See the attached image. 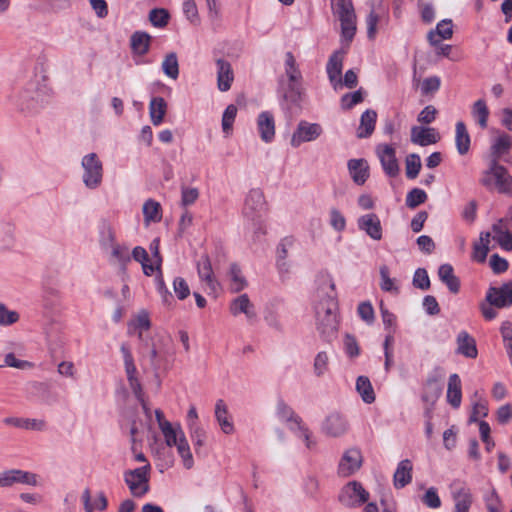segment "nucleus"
Masks as SVG:
<instances>
[{
	"instance_id": "obj_1",
	"label": "nucleus",
	"mask_w": 512,
	"mask_h": 512,
	"mask_svg": "<svg viewBox=\"0 0 512 512\" xmlns=\"http://www.w3.org/2000/svg\"><path fill=\"white\" fill-rule=\"evenodd\" d=\"M319 301L315 306L316 326L320 336L326 342H332L338 332L337 308L335 284L329 274L319 277L318 287Z\"/></svg>"
},
{
	"instance_id": "obj_2",
	"label": "nucleus",
	"mask_w": 512,
	"mask_h": 512,
	"mask_svg": "<svg viewBox=\"0 0 512 512\" xmlns=\"http://www.w3.org/2000/svg\"><path fill=\"white\" fill-rule=\"evenodd\" d=\"M333 15L341 25L342 39L348 43L356 33V15L351 0H330Z\"/></svg>"
},
{
	"instance_id": "obj_3",
	"label": "nucleus",
	"mask_w": 512,
	"mask_h": 512,
	"mask_svg": "<svg viewBox=\"0 0 512 512\" xmlns=\"http://www.w3.org/2000/svg\"><path fill=\"white\" fill-rule=\"evenodd\" d=\"M285 75L287 83L284 88V99L292 104H298L303 92L302 75L291 52L285 54Z\"/></svg>"
},
{
	"instance_id": "obj_4",
	"label": "nucleus",
	"mask_w": 512,
	"mask_h": 512,
	"mask_svg": "<svg viewBox=\"0 0 512 512\" xmlns=\"http://www.w3.org/2000/svg\"><path fill=\"white\" fill-rule=\"evenodd\" d=\"M508 177V171L503 165L490 160L488 168L482 173L480 183L488 189L496 188L498 192L505 193L509 189Z\"/></svg>"
},
{
	"instance_id": "obj_5",
	"label": "nucleus",
	"mask_w": 512,
	"mask_h": 512,
	"mask_svg": "<svg viewBox=\"0 0 512 512\" xmlns=\"http://www.w3.org/2000/svg\"><path fill=\"white\" fill-rule=\"evenodd\" d=\"M151 466H145L128 470L124 473V481L134 497H142L149 491V478Z\"/></svg>"
},
{
	"instance_id": "obj_6",
	"label": "nucleus",
	"mask_w": 512,
	"mask_h": 512,
	"mask_svg": "<svg viewBox=\"0 0 512 512\" xmlns=\"http://www.w3.org/2000/svg\"><path fill=\"white\" fill-rule=\"evenodd\" d=\"M121 352L123 354V358H124V366H125V371H126V375H127V380L129 382V385H130V388L132 389L134 395L136 396V398L139 400V402L141 403L142 405V408L145 412L146 415H149L150 413V409L148 408L144 398H143V390H142V386L136 376L137 374V369H136V366L134 364V359H133V356L130 352V349L129 347L126 345V344H122L121 346Z\"/></svg>"
},
{
	"instance_id": "obj_7",
	"label": "nucleus",
	"mask_w": 512,
	"mask_h": 512,
	"mask_svg": "<svg viewBox=\"0 0 512 512\" xmlns=\"http://www.w3.org/2000/svg\"><path fill=\"white\" fill-rule=\"evenodd\" d=\"M81 165L84 169L83 182L89 189H96L102 183L103 164L96 153L83 157Z\"/></svg>"
},
{
	"instance_id": "obj_8",
	"label": "nucleus",
	"mask_w": 512,
	"mask_h": 512,
	"mask_svg": "<svg viewBox=\"0 0 512 512\" xmlns=\"http://www.w3.org/2000/svg\"><path fill=\"white\" fill-rule=\"evenodd\" d=\"M322 134L323 128L320 124L301 120L291 136L290 145L298 148L303 143L317 140Z\"/></svg>"
},
{
	"instance_id": "obj_9",
	"label": "nucleus",
	"mask_w": 512,
	"mask_h": 512,
	"mask_svg": "<svg viewBox=\"0 0 512 512\" xmlns=\"http://www.w3.org/2000/svg\"><path fill=\"white\" fill-rule=\"evenodd\" d=\"M369 498V493L364 489L361 483L353 481L348 483L339 495L340 502L347 507H356L365 503Z\"/></svg>"
},
{
	"instance_id": "obj_10",
	"label": "nucleus",
	"mask_w": 512,
	"mask_h": 512,
	"mask_svg": "<svg viewBox=\"0 0 512 512\" xmlns=\"http://www.w3.org/2000/svg\"><path fill=\"white\" fill-rule=\"evenodd\" d=\"M265 205L266 201L263 191L259 188H253L245 198L243 214L251 220H258L265 209Z\"/></svg>"
},
{
	"instance_id": "obj_11",
	"label": "nucleus",
	"mask_w": 512,
	"mask_h": 512,
	"mask_svg": "<svg viewBox=\"0 0 512 512\" xmlns=\"http://www.w3.org/2000/svg\"><path fill=\"white\" fill-rule=\"evenodd\" d=\"M486 301L496 308H503L512 305V281L503 284L501 287H490L486 294Z\"/></svg>"
},
{
	"instance_id": "obj_12",
	"label": "nucleus",
	"mask_w": 512,
	"mask_h": 512,
	"mask_svg": "<svg viewBox=\"0 0 512 512\" xmlns=\"http://www.w3.org/2000/svg\"><path fill=\"white\" fill-rule=\"evenodd\" d=\"M381 165L387 175L395 177L399 173V165L396 159L395 149L387 144H380L376 148Z\"/></svg>"
},
{
	"instance_id": "obj_13",
	"label": "nucleus",
	"mask_w": 512,
	"mask_h": 512,
	"mask_svg": "<svg viewBox=\"0 0 512 512\" xmlns=\"http://www.w3.org/2000/svg\"><path fill=\"white\" fill-rule=\"evenodd\" d=\"M16 483L35 486L37 484V478L35 474L16 469L0 473V488L11 487Z\"/></svg>"
},
{
	"instance_id": "obj_14",
	"label": "nucleus",
	"mask_w": 512,
	"mask_h": 512,
	"mask_svg": "<svg viewBox=\"0 0 512 512\" xmlns=\"http://www.w3.org/2000/svg\"><path fill=\"white\" fill-rule=\"evenodd\" d=\"M362 464V455L358 449L351 448L343 454L339 466L338 473L343 477L354 474Z\"/></svg>"
},
{
	"instance_id": "obj_15",
	"label": "nucleus",
	"mask_w": 512,
	"mask_h": 512,
	"mask_svg": "<svg viewBox=\"0 0 512 512\" xmlns=\"http://www.w3.org/2000/svg\"><path fill=\"white\" fill-rule=\"evenodd\" d=\"M348 430L347 420L339 413L328 415L322 425V431L330 437H340Z\"/></svg>"
},
{
	"instance_id": "obj_16",
	"label": "nucleus",
	"mask_w": 512,
	"mask_h": 512,
	"mask_svg": "<svg viewBox=\"0 0 512 512\" xmlns=\"http://www.w3.org/2000/svg\"><path fill=\"white\" fill-rule=\"evenodd\" d=\"M217 67V87L221 92H226L231 88L234 81V73L230 62L223 58L215 61Z\"/></svg>"
},
{
	"instance_id": "obj_17",
	"label": "nucleus",
	"mask_w": 512,
	"mask_h": 512,
	"mask_svg": "<svg viewBox=\"0 0 512 512\" xmlns=\"http://www.w3.org/2000/svg\"><path fill=\"white\" fill-rule=\"evenodd\" d=\"M358 227L373 240H381L382 226L379 217L374 213L361 216L358 219Z\"/></svg>"
},
{
	"instance_id": "obj_18",
	"label": "nucleus",
	"mask_w": 512,
	"mask_h": 512,
	"mask_svg": "<svg viewBox=\"0 0 512 512\" xmlns=\"http://www.w3.org/2000/svg\"><path fill=\"white\" fill-rule=\"evenodd\" d=\"M439 139V134L432 127L413 126L411 128V142L416 145L428 146L437 143Z\"/></svg>"
},
{
	"instance_id": "obj_19",
	"label": "nucleus",
	"mask_w": 512,
	"mask_h": 512,
	"mask_svg": "<svg viewBox=\"0 0 512 512\" xmlns=\"http://www.w3.org/2000/svg\"><path fill=\"white\" fill-rule=\"evenodd\" d=\"M257 129L260 138L270 143L275 137V120L274 116L269 111L261 112L257 117Z\"/></svg>"
},
{
	"instance_id": "obj_20",
	"label": "nucleus",
	"mask_w": 512,
	"mask_h": 512,
	"mask_svg": "<svg viewBox=\"0 0 512 512\" xmlns=\"http://www.w3.org/2000/svg\"><path fill=\"white\" fill-rule=\"evenodd\" d=\"M229 310L233 316H238L241 313L245 314L249 321L254 320L257 316L255 307L247 294H242L233 299L230 303Z\"/></svg>"
},
{
	"instance_id": "obj_21",
	"label": "nucleus",
	"mask_w": 512,
	"mask_h": 512,
	"mask_svg": "<svg viewBox=\"0 0 512 512\" xmlns=\"http://www.w3.org/2000/svg\"><path fill=\"white\" fill-rule=\"evenodd\" d=\"M343 59L344 52L336 51L330 56L329 61L327 63V74L334 88H337L338 85H342L340 76L342 73Z\"/></svg>"
},
{
	"instance_id": "obj_22",
	"label": "nucleus",
	"mask_w": 512,
	"mask_h": 512,
	"mask_svg": "<svg viewBox=\"0 0 512 512\" xmlns=\"http://www.w3.org/2000/svg\"><path fill=\"white\" fill-rule=\"evenodd\" d=\"M512 148V138L508 134H499L490 147V160L499 162L500 158L509 153Z\"/></svg>"
},
{
	"instance_id": "obj_23",
	"label": "nucleus",
	"mask_w": 512,
	"mask_h": 512,
	"mask_svg": "<svg viewBox=\"0 0 512 512\" xmlns=\"http://www.w3.org/2000/svg\"><path fill=\"white\" fill-rule=\"evenodd\" d=\"M457 353L467 358L475 359L478 355L475 339L466 331H461L456 339Z\"/></svg>"
},
{
	"instance_id": "obj_24",
	"label": "nucleus",
	"mask_w": 512,
	"mask_h": 512,
	"mask_svg": "<svg viewBox=\"0 0 512 512\" xmlns=\"http://www.w3.org/2000/svg\"><path fill=\"white\" fill-rule=\"evenodd\" d=\"M348 170L351 178L358 185H363L369 177V165L365 159L349 160Z\"/></svg>"
},
{
	"instance_id": "obj_25",
	"label": "nucleus",
	"mask_w": 512,
	"mask_h": 512,
	"mask_svg": "<svg viewBox=\"0 0 512 512\" xmlns=\"http://www.w3.org/2000/svg\"><path fill=\"white\" fill-rule=\"evenodd\" d=\"M413 466L409 459L402 460L394 473V486L398 489L405 487L412 480Z\"/></svg>"
},
{
	"instance_id": "obj_26",
	"label": "nucleus",
	"mask_w": 512,
	"mask_h": 512,
	"mask_svg": "<svg viewBox=\"0 0 512 512\" xmlns=\"http://www.w3.org/2000/svg\"><path fill=\"white\" fill-rule=\"evenodd\" d=\"M461 399V380L459 375L454 373L448 379L447 401L452 407L458 408L461 404Z\"/></svg>"
},
{
	"instance_id": "obj_27",
	"label": "nucleus",
	"mask_w": 512,
	"mask_h": 512,
	"mask_svg": "<svg viewBox=\"0 0 512 512\" xmlns=\"http://www.w3.org/2000/svg\"><path fill=\"white\" fill-rule=\"evenodd\" d=\"M377 120V113L375 110L368 109L366 110L360 118V125L357 129V137L358 138H367L371 136L375 129V124Z\"/></svg>"
},
{
	"instance_id": "obj_28",
	"label": "nucleus",
	"mask_w": 512,
	"mask_h": 512,
	"mask_svg": "<svg viewBox=\"0 0 512 512\" xmlns=\"http://www.w3.org/2000/svg\"><path fill=\"white\" fill-rule=\"evenodd\" d=\"M455 144L460 155H466L470 150V135L462 121H458L455 125Z\"/></svg>"
},
{
	"instance_id": "obj_29",
	"label": "nucleus",
	"mask_w": 512,
	"mask_h": 512,
	"mask_svg": "<svg viewBox=\"0 0 512 512\" xmlns=\"http://www.w3.org/2000/svg\"><path fill=\"white\" fill-rule=\"evenodd\" d=\"M197 269L200 279L205 281L212 291H216L218 282L214 278L212 265L207 255L201 257Z\"/></svg>"
},
{
	"instance_id": "obj_30",
	"label": "nucleus",
	"mask_w": 512,
	"mask_h": 512,
	"mask_svg": "<svg viewBox=\"0 0 512 512\" xmlns=\"http://www.w3.org/2000/svg\"><path fill=\"white\" fill-rule=\"evenodd\" d=\"M490 111L484 99L476 100L471 107V116L481 129L488 126Z\"/></svg>"
},
{
	"instance_id": "obj_31",
	"label": "nucleus",
	"mask_w": 512,
	"mask_h": 512,
	"mask_svg": "<svg viewBox=\"0 0 512 512\" xmlns=\"http://www.w3.org/2000/svg\"><path fill=\"white\" fill-rule=\"evenodd\" d=\"M439 279L446 284L450 292L456 294L460 289V281L454 275L453 267L450 264H443L438 269Z\"/></svg>"
},
{
	"instance_id": "obj_32",
	"label": "nucleus",
	"mask_w": 512,
	"mask_h": 512,
	"mask_svg": "<svg viewBox=\"0 0 512 512\" xmlns=\"http://www.w3.org/2000/svg\"><path fill=\"white\" fill-rule=\"evenodd\" d=\"M215 417L225 434H232L234 432V425L228 416V409L222 399H219L215 405Z\"/></svg>"
},
{
	"instance_id": "obj_33",
	"label": "nucleus",
	"mask_w": 512,
	"mask_h": 512,
	"mask_svg": "<svg viewBox=\"0 0 512 512\" xmlns=\"http://www.w3.org/2000/svg\"><path fill=\"white\" fill-rule=\"evenodd\" d=\"M167 111V103L162 97H155L150 101L149 114L153 125H160Z\"/></svg>"
},
{
	"instance_id": "obj_34",
	"label": "nucleus",
	"mask_w": 512,
	"mask_h": 512,
	"mask_svg": "<svg viewBox=\"0 0 512 512\" xmlns=\"http://www.w3.org/2000/svg\"><path fill=\"white\" fill-rule=\"evenodd\" d=\"M453 35L452 21L442 20L437 24L434 31L428 33V40L432 45H436L441 39H450Z\"/></svg>"
},
{
	"instance_id": "obj_35",
	"label": "nucleus",
	"mask_w": 512,
	"mask_h": 512,
	"mask_svg": "<svg viewBox=\"0 0 512 512\" xmlns=\"http://www.w3.org/2000/svg\"><path fill=\"white\" fill-rule=\"evenodd\" d=\"M152 37L146 32H135L131 36V48L137 55H145L150 48Z\"/></svg>"
},
{
	"instance_id": "obj_36",
	"label": "nucleus",
	"mask_w": 512,
	"mask_h": 512,
	"mask_svg": "<svg viewBox=\"0 0 512 512\" xmlns=\"http://www.w3.org/2000/svg\"><path fill=\"white\" fill-rule=\"evenodd\" d=\"M453 499L455 502V512H469L472 504V495L469 489L459 487L454 491Z\"/></svg>"
},
{
	"instance_id": "obj_37",
	"label": "nucleus",
	"mask_w": 512,
	"mask_h": 512,
	"mask_svg": "<svg viewBox=\"0 0 512 512\" xmlns=\"http://www.w3.org/2000/svg\"><path fill=\"white\" fill-rule=\"evenodd\" d=\"M491 234L489 232H482L478 242L473 245L472 258L477 262H484L489 252Z\"/></svg>"
},
{
	"instance_id": "obj_38",
	"label": "nucleus",
	"mask_w": 512,
	"mask_h": 512,
	"mask_svg": "<svg viewBox=\"0 0 512 512\" xmlns=\"http://www.w3.org/2000/svg\"><path fill=\"white\" fill-rule=\"evenodd\" d=\"M31 89H25L19 95L18 107L23 112H34L40 106L39 95L31 96Z\"/></svg>"
},
{
	"instance_id": "obj_39",
	"label": "nucleus",
	"mask_w": 512,
	"mask_h": 512,
	"mask_svg": "<svg viewBox=\"0 0 512 512\" xmlns=\"http://www.w3.org/2000/svg\"><path fill=\"white\" fill-rule=\"evenodd\" d=\"M230 277V290L233 293L242 291L247 286V281L242 274L241 268L236 264L232 263L229 269Z\"/></svg>"
},
{
	"instance_id": "obj_40",
	"label": "nucleus",
	"mask_w": 512,
	"mask_h": 512,
	"mask_svg": "<svg viewBox=\"0 0 512 512\" xmlns=\"http://www.w3.org/2000/svg\"><path fill=\"white\" fill-rule=\"evenodd\" d=\"M356 390L365 403L371 404L375 401L374 389L366 376H359L357 378Z\"/></svg>"
},
{
	"instance_id": "obj_41",
	"label": "nucleus",
	"mask_w": 512,
	"mask_h": 512,
	"mask_svg": "<svg viewBox=\"0 0 512 512\" xmlns=\"http://www.w3.org/2000/svg\"><path fill=\"white\" fill-rule=\"evenodd\" d=\"M175 446L177 447L178 454L182 458L183 466L186 469H191L194 465V460L184 434H181L180 441Z\"/></svg>"
},
{
	"instance_id": "obj_42",
	"label": "nucleus",
	"mask_w": 512,
	"mask_h": 512,
	"mask_svg": "<svg viewBox=\"0 0 512 512\" xmlns=\"http://www.w3.org/2000/svg\"><path fill=\"white\" fill-rule=\"evenodd\" d=\"M143 215L146 222H159L162 218L160 204L152 199L147 200L143 205Z\"/></svg>"
},
{
	"instance_id": "obj_43",
	"label": "nucleus",
	"mask_w": 512,
	"mask_h": 512,
	"mask_svg": "<svg viewBox=\"0 0 512 512\" xmlns=\"http://www.w3.org/2000/svg\"><path fill=\"white\" fill-rule=\"evenodd\" d=\"M237 107L230 104L225 109L222 116V131L226 137H229L233 132V124L237 115Z\"/></svg>"
},
{
	"instance_id": "obj_44",
	"label": "nucleus",
	"mask_w": 512,
	"mask_h": 512,
	"mask_svg": "<svg viewBox=\"0 0 512 512\" xmlns=\"http://www.w3.org/2000/svg\"><path fill=\"white\" fill-rule=\"evenodd\" d=\"M163 72L171 79H177L179 75V64L176 53L167 54L162 62Z\"/></svg>"
},
{
	"instance_id": "obj_45",
	"label": "nucleus",
	"mask_w": 512,
	"mask_h": 512,
	"mask_svg": "<svg viewBox=\"0 0 512 512\" xmlns=\"http://www.w3.org/2000/svg\"><path fill=\"white\" fill-rule=\"evenodd\" d=\"M277 416L282 421L289 423V427L292 431L296 428V420H301L294 414L293 410L282 401L277 404Z\"/></svg>"
},
{
	"instance_id": "obj_46",
	"label": "nucleus",
	"mask_w": 512,
	"mask_h": 512,
	"mask_svg": "<svg viewBox=\"0 0 512 512\" xmlns=\"http://www.w3.org/2000/svg\"><path fill=\"white\" fill-rule=\"evenodd\" d=\"M421 160L418 154H409L405 159L406 176L409 179H415L421 170Z\"/></svg>"
},
{
	"instance_id": "obj_47",
	"label": "nucleus",
	"mask_w": 512,
	"mask_h": 512,
	"mask_svg": "<svg viewBox=\"0 0 512 512\" xmlns=\"http://www.w3.org/2000/svg\"><path fill=\"white\" fill-rule=\"evenodd\" d=\"M427 198V193L424 190L413 188L407 193L406 206L410 209H415L419 205L425 203Z\"/></svg>"
},
{
	"instance_id": "obj_48",
	"label": "nucleus",
	"mask_w": 512,
	"mask_h": 512,
	"mask_svg": "<svg viewBox=\"0 0 512 512\" xmlns=\"http://www.w3.org/2000/svg\"><path fill=\"white\" fill-rule=\"evenodd\" d=\"M329 370V356L327 352L321 351L319 352L314 359L313 363V372L315 376L322 377Z\"/></svg>"
},
{
	"instance_id": "obj_49",
	"label": "nucleus",
	"mask_w": 512,
	"mask_h": 512,
	"mask_svg": "<svg viewBox=\"0 0 512 512\" xmlns=\"http://www.w3.org/2000/svg\"><path fill=\"white\" fill-rule=\"evenodd\" d=\"M161 432L165 438V442L168 446H175L180 441L181 434L183 431L178 428H174L171 423H163Z\"/></svg>"
},
{
	"instance_id": "obj_50",
	"label": "nucleus",
	"mask_w": 512,
	"mask_h": 512,
	"mask_svg": "<svg viewBox=\"0 0 512 512\" xmlns=\"http://www.w3.org/2000/svg\"><path fill=\"white\" fill-rule=\"evenodd\" d=\"M170 15L164 8L152 9L149 13V21L151 24L158 28H163L168 24Z\"/></svg>"
},
{
	"instance_id": "obj_51",
	"label": "nucleus",
	"mask_w": 512,
	"mask_h": 512,
	"mask_svg": "<svg viewBox=\"0 0 512 512\" xmlns=\"http://www.w3.org/2000/svg\"><path fill=\"white\" fill-rule=\"evenodd\" d=\"M111 256L115 262H117L123 267V269L125 268L126 264L129 263L131 260L128 248L118 244L114 245L111 248Z\"/></svg>"
},
{
	"instance_id": "obj_52",
	"label": "nucleus",
	"mask_w": 512,
	"mask_h": 512,
	"mask_svg": "<svg viewBox=\"0 0 512 512\" xmlns=\"http://www.w3.org/2000/svg\"><path fill=\"white\" fill-rule=\"evenodd\" d=\"M150 328L149 315L145 311H141L137 316L129 323L128 333L132 334L134 330H147Z\"/></svg>"
},
{
	"instance_id": "obj_53",
	"label": "nucleus",
	"mask_w": 512,
	"mask_h": 512,
	"mask_svg": "<svg viewBox=\"0 0 512 512\" xmlns=\"http://www.w3.org/2000/svg\"><path fill=\"white\" fill-rule=\"evenodd\" d=\"M19 320V314L15 310H10L6 305L0 303V325L9 326Z\"/></svg>"
},
{
	"instance_id": "obj_54",
	"label": "nucleus",
	"mask_w": 512,
	"mask_h": 512,
	"mask_svg": "<svg viewBox=\"0 0 512 512\" xmlns=\"http://www.w3.org/2000/svg\"><path fill=\"white\" fill-rule=\"evenodd\" d=\"M299 438H301L308 449H313L316 446V441L312 438L311 432L308 428L301 424V420H296V428L293 430Z\"/></svg>"
},
{
	"instance_id": "obj_55",
	"label": "nucleus",
	"mask_w": 512,
	"mask_h": 512,
	"mask_svg": "<svg viewBox=\"0 0 512 512\" xmlns=\"http://www.w3.org/2000/svg\"><path fill=\"white\" fill-rule=\"evenodd\" d=\"M381 277V289L388 292H398L397 286L394 284V280L389 276V268L386 265L380 267Z\"/></svg>"
},
{
	"instance_id": "obj_56",
	"label": "nucleus",
	"mask_w": 512,
	"mask_h": 512,
	"mask_svg": "<svg viewBox=\"0 0 512 512\" xmlns=\"http://www.w3.org/2000/svg\"><path fill=\"white\" fill-rule=\"evenodd\" d=\"M413 285L421 290L430 288V279L424 268H418L413 277Z\"/></svg>"
},
{
	"instance_id": "obj_57",
	"label": "nucleus",
	"mask_w": 512,
	"mask_h": 512,
	"mask_svg": "<svg viewBox=\"0 0 512 512\" xmlns=\"http://www.w3.org/2000/svg\"><path fill=\"white\" fill-rule=\"evenodd\" d=\"M173 289L179 300H184L190 295V288L186 280L182 277H176L174 279Z\"/></svg>"
},
{
	"instance_id": "obj_58",
	"label": "nucleus",
	"mask_w": 512,
	"mask_h": 512,
	"mask_svg": "<svg viewBox=\"0 0 512 512\" xmlns=\"http://www.w3.org/2000/svg\"><path fill=\"white\" fill-rule=\"evenodd\" d=\"M183 12L191 23L196 24L199 22L198 10L194 0H184Z\"/></svg>"
},
{
	"instance_id": "obj_59",
	"label": "nucleus",
	"mask_w": 512,
	"mask_h": 512,
	"mask_svg": "<svg viewBox=\"0 0 512 512\" xmlns=\"http://www.w3.org/2000/svg\"><path fill=\"white\" fill-rule=\"evenodd\" d=\"M199 197V191L196 188L183 187L181 190V205L186 207L195 203Z\"/></svg>"
},
{
	"instance_id": "obj_60",
	"label": "nucleus",
	"mask_w": 512,
	"mask_h": 512,
	"mask_svg": "<svg viewBox=\"0 0 512 512\" xmlns=\"http://www.w3.org/2000/svg\"><path fill=\"white\" fill-rule=\"evenodd\" d=\"M357 311H358V314H359L360 318L363 321H365L368 324L373 323V321H374V309H373V307H372L370 302H368V301L361 302L358 305Z\"/></svg>"
},
{
	"instance_id": "obj_61",
	"label": "nucleus",
	"mask_w": 512,
	"mask_h": 512,
	"mask_svg": "<svg viewBox=\"0 0 512 512\" xmlns=\"http://www.w3.org/2000/svg\"><path fill=\"white\" fill-rule=\"evenodd\" d=\"M363 101V96L361 90L355 91L353 93H348L342 96L341 105L344 109H350L354 105Z\"/></svg>"
},
{
	"instance_id": "obj_62",
	"label": "nucleus",
	"mask_w": 512,
	"mask_h": 512,
	"mask_svg": "<svg viewBox=\"0 0 512 512\" xmlns=\"http://www.w3.org/2000/svg\"><path fill=\"white\" fill-rule=\"evenodd\" d=\"M422 501L429 508H438L441 505V500L434 487H431L426 491Z\"/></svg>"
},
{
	"instance_id": "obj_63",
	"label": "nucleus",
	"mask_w": 512,
	"mask_h": 512,
	"mask_svg": "<svg viewBox=\"0 0 512 512\" xmlns=\"http://www.w3.org/2000/svg\"><path fill=\"white\" fill-rule=\"evenodd\" d=\"M440 87V79L437 76L429 77L423 80L421 85L422 94L428 95L436 92Z\"/></svg>"
},
{
	"instance_id": "obj_64",
	"label": "nucleus",
	"mask_w": 512,
	"mask_h": 512,
	"mask_svg": "<svg viewBox=\"0 0 512 512\" xmlns=\"http://www.w3.org/2000/svg\"><path fill=\"white\" fill-rule=\"evenodd\" d=\"M100 243L103 248H112L115 243V234L109 226H104L101 231Z\"/></svg>"
}]
</instances>
